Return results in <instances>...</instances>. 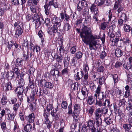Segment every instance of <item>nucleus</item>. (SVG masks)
I'll list each match as a JSON object with an SVG mask.
<instances>
[{"instance_id": "f257e3e1", "label": "nucleus", "mask_w": 132, "mask_h": 132, "mask_svg": "<svg viewBox=\"0 0 132 132\" xmlns=\"http://www.w3.org/2000/svg\"><path fill=\"white\" fill-rule=\"evenodd\" d=\"M76 31L78 33H80V36L82 38L83 42L89 45L90 50H97V47L96 46L97 45L96 39H99L100 37L92 34V31L90 27L84 26L81 32L79 29L77 28Z\"/></svg>"}, {"instance_id": "f03ea898", "label": "nucleus", "mask_w": 132, "mask_h": 132, "mask_svg": "<svg viewBox=\"0 0 132 132\" xmlns=\"http://www.w3.org/2000/svg\"><path fill=\"white\" fill-rule=\"evenodd\" d=\"M51 20L54 24L52 27H49L47 30L48 33L50 34L55 36H59L62 32L61 29V20L59 18L54 17L51 19Z\"/></svg>"}, {"instance_id": "7ed1b4c3", "label": "nucleus", "mask_w": 132, "mask_h": 132, "mask_svg": "<svg viewBox=\"0 0 132 132\" xmlns=\"http://www.w3.org/2000/svg\"><path fill=\"white\" fill-rule=\"evenodd\" d=\"M26 19L28 21L31 19L33 20V22H34L35 24L36 28H38L42 24V21L40 20V18L37 13L34 14L33 16L29 14L27 15L26 16Z\"/></svg>"}, {"instance_id": "20e7f679", "label": "nucleus", "mask_w": 132, "mask_h": 132, "mask_svg": "<svg viewBox=\"0 0 132 132\" xmlns=\"http://www.w3.org/2000/svg\"><path fill=\"white\" fill-rule=\"evenodd\" d=\"M40 84L41 86L42 87L44 86L46 88L51 89L54 86L53 83L50 81H48L46 80L42 79L40 81Z\"/></svg>"}, {"instance_id": "39448f33", "label": "nucleus", "mask_w": 132, "mask_h": 132, "mask_svg": "<svg viewBox=\"0 0 132 132\" xmlns=\"http://www.w3.org/2000/svg\"><path fill=\"white\" fill-rule=\"evenodd\" d=\"M36 94L39 97L44 96L48 94V90L46 88H44L43 87L40 88L39 89V91L37 90Z\"/></svg>"}, {"instance_id": "423d86ee", "label": "nucleus", "mask_w": 132, "mask_h": 132, "mask_svg": "<svg viewBox=\"0 0 132 132\" xmlns=\"http://www.w3.org/2000/svg\"><path fill=\"white\" fill-rule=\"evenodd\" d=\"M128 18L126 14L125 13H122L120 16V18L119 19L118 21V23L119 25L121 26L123 25V22L124 21L126 22Z\"/></svg>"}, {"instance_id": "0eeeda50", "label": "nucleus", "mask_w": 132, "mask_h": 132, "mask_svg": "<svg viewBox=\"0 0 132 132\" xmlns=\"http://www.w3.org/2000/svg\"><path fill=\"white\" fill-rule=\"evenodd\" d=\"M35 119V116L33 113L29 114L25 117V119L29 123H32L34 122Z\"/></svg>"}, {"instance_id": "6e6552de", "label": "nucleus", "mask_w": 132, "mask_h": 132, "mask_svg": "<svg viewBox=\"0 0 132 132\" xmlns=\"http://www.w3.org/2000/svg\"><path fill=\"white\" fill-rule=\"evenodd\" d=\"M22 27L19 26V27H17L15 28L14 37L17 39L19 38V36L21 35L23 33V30Z\"/></svg>"}, {"instance_id": "1a4fd4ad", "label": "nucleus", "mask_w": 132, "mask_h": 132, "mask_svg": "<svg viewBox=\"0 0 132 132\" xmlns=\"http://www.w3.org/2000/svg\"><path fill=\"white\" fill-rule=\"evenodd\" d=\"M121 36V34L118 32L116 33V37L113 39L111 42H112V45L113 46L117 45L118 42L119 41Z\"/></svg>"}, {"instance_id": "9d476101", "label": "nucleus", "mask_w": 132, "mask_h": 132, "mask_svg": "<svg viewBox=\"0 0 132 132\" xmlns=\"http://www.w3.org/2000/svg\"><path fill=\"white\" fill-rule=\"evenodd\" d=\"M88 98L86 101V104L88 105H91L95 102V98L93 96H90L87 97Z\"/></svg>"}, {"instance_id": "9b49d317", "label": "nucleus", "mask_w": 132, "mask_h": 132, "mask_svg": "<svg viewBox=\"0 0 132 132\" xmlns=\"http://www.w3.org/2000/svg\"><path fill=\"white\" fill-rule=\"evenodd\" d=\"M120 108L115 104H112V106L110 108V109L111 112L114 111L116 113H117L119 111Z\"/></svg>"}, {"instance_id": "f8f14e48", "label": "nucleus", "mask_w": 132, "mask_h": 132, "mask_svg": "<svg viewBox=\"0 0 132 132\" xmlns=\"http://www.w3.org/2000/svg\"><path fill=\"white\" fill-rule=\"evenodd\" d=\"M29 82L28 84V86L30 88L34 89L36 88V83L34 80H31L30 76L29 77Z\"/></svg>"}, {"instance_id": "ddd939ff", "label": "nucleus", "mask_w": 132, "mask_h": 132, "mask_svg": "<svg viewBox=\"0 0 132 132\" xmlns=\"http://www.w3.org/2000/svg\"><path fill=\"white\" fill-rule=\"evenodd\" d=\"M81 92L82 95L84 96V100H85V99L88 96V92L85 86L82 87L81 89Z\"/></svg>"}, {"instance_id": "4468645a", "label": "nucleus", "mask_w": 132, "mask_h": 132, "mask_svg": "<svg viewBox=\"0 0 132 132\" xmlns=\"http://www.w3.org/2000/svg\"><path fill=\"white\" fill-rule=\"evenodd\" d=\"M77 2V10L80 13L81 10L85 7L84 2H80V1H78Z\"/></svg>"}, {"instance_id": "2eb2a0df", "label": "nucleus", "mask_w": 132, "mask_h": 132, "mask_svg": "<svg viewBox=\"0 0 132 132\" xmlns=\"http://www.w3.org/2000/svg\"><path fill=\"white\" fill-rule=\"evenodd\" d=\"M84 73L83 71L81 70L80 73L78 72L76 74H75L74 77L75 80L78 81L81 79L84 76Z\"/></svg>"}, {"instance_id": "dca6fc26", "label": "nucleus", "mask_w": 132, "mask_h": 132, "mask_svg": "<svg viewBox=\"0 0 132 132\" xmlns=\"http://www.w3.org/2000/svg\"><path fill=\"white\" fill-rule=\"evenodd\" d=\"M5 77L8 80H11L15 78L14 73L12 71H11L7 72Z\"/></svg>"}, {"instance_id": "f3484780", "label": "nucleus", "mask_w": 132, "mask_h": 132, "mask_svg": "<svg viewBox=\"0 0 132 132\" xmlns=\"http://www.w3.org/2000/svg\"><path fill=\"white\" fill-rule=\"evenodd\" d=\"M14 62H12V64L13 65L12 70H13V72L15 73L16 75H18L19 74L20 70L18 69V66L16 65V64H15Z\"/></svg>"}, {"instance_id": "a211bd4d", "label": "nucleus", "mask_w": 132, "mask_h": 132, "mask_svg": "<svg viewBox=\"0 0 132 132\" xmlns=\"http://www.w3.org/2000/svg\"><path fill=\"white\" fill-rule=\"evenodd\" d=\"M102 108H100L96 109L95 112V118H101L102 115Z\"/></svg>"}, {"instance_id": "6ab92c4d", "label": "nucleus", "mask_w": 132, "mask_h": 132, "mask_svg": "<svg viewBox=\"0 0 132 132\" xmlns=\"http://www.w3.org/2000/svg\"><path fill=\"white\" fill-rule=\"evenodd\" d=\"M25 132H32V125L30 123H28L24 127Z\"/></svg>"}, {"instance_id": "aec40b11", "label": "nucleus", "mask_w": 132, "mask_h": 132, "mask_svg": "<svg viewBox=\"0 0 132 132\" xmlns=\"http://www.w3.org/2000/svg\"><path fill=\"white\" fill-rule=\"evenodd\" d=\"M123 51L119 48H117L115 50V54L116 56L117 57L121 56L123 55Z\"/></svg>"}, {"instance_id": "412c9836", "label": "nucleus", "mask_w": 132, "mask_h": 132, "mask_svg": "<svg viewBox=\"0 0 132 132\" xmlns=\"http://www.w3.org/2000/svg\"><path fill=\"white\" fill-rule=\"evenodd\" d=\"M54 57L55 59L56 60V62L60 63H61L62 62L63 59V56L61 54L56 55H55L54 56Z\"/></svg>"}, {"instance_id": "4be33fe9", "label": "nucleus", "mask_w": 132, "mask_h": 132, "mask_svg": "<svg viewBox=\"0 0 132 132\" xmlns=\"http://www.w3.org/2000/svg\"><path fill=\"white\" fill-rule=\"evenodd\" d=\"M61 18L62 20L65 19L67 22L69 21L70 20V16L67 14L64 15L63 12L61 13L60 14Z\"/></svg>"}, {"instance_id": "5701e85b", "label": "nucleus", "mask_w": 132, "mask_h": 132, "mask_svg": "<svg viewBox=\"0 0 132 132\" xmlns=\"http://www.w3.org/2000/svg\"><path fill=\"white\" fill-rule=\"evenodd\" d=\"M107 94L106 92H101L100 94L98 95V98L99 100H102L103 101H104V99H106V96Z\"/></svg>"}, {"instance_id": "b1692460", "label": "nucleus", "mask_w": 132, "mask_h": 132, "mask_svg": "<svg viewBox=\"0 0 132 132\" xmlns=\"http://www.w3.org/2000/svg\"><path fill=\"white\" fill-rule=\"evenodd\" d=\"M8 116L7 119L8 120L13 121L14 119V118L16 115V114L14 113H11V111L9 110V111L8 114H7Z\"/></svg>"}, {"instance_id": "393cba45", "label": "nucleus", "mask_w": 132, "mask_h": 132, "mask_svg": "<svg viewBox=\"0 0 132 132\" xmlns=\"http://www.w3.org/2000/svg\"><path fill=\"white\" fill-rule=\"evenodd\" d=\"M7 102V99L6 95L3 94L1 99V102L3 105H5Z\"/></svg>"}, {"instance_id": "a878e982", "label": "nucleus", "mask_w": 132, "mask_h": 132, "mask_svg": "<svg viewBox=\"0 0 132 132\" xmlns=\"http://www.w3.org/2000/svg\"><path fill=\"white\" fill-rule=\"evenodd\" d=\"M72 116L76 122L78 121L79 117V112H75V111H73V113L72 114Z\"/></svg>"}, {"instance_id": "bb28decb", "label": "nucleus", "mask_w": 132, "mask_h": 132, "mask_svg": "<svg viewBox=\"0 0 132 132\" xmlns=\"http://www.w3.org/2000/svg\"><path fill=\"white\" fill-rule=\"evenodd\" d=\"M9 109L5 108V109H3L1 112L0 114L2 117L4 116H6L7 114H8L9 111Z\"/></svg>"}, {"instance_id": "cd10ccee", "label": "nucleus", "mask_w": 132, "mask_h": 132, "mask_svg": "<svg viewBox=\"0 0 132 132\" xmlns=\"http://www.w3.org/2000/svg\"><path fill=\"white\" fill-rule=\"evenodd\" d=\"M103 121L106 126L110 125L112 123V120L110 117H105Z\"/></svg>"}, {"instance_id": "c85d7f7f", "label": "nucleus", "mask_w": 132, "mask_h": 132, "mask_svg": "<svg viewBox=\"0 0 132 132\" xmlns=\"http://www.w3.org/2000/svg\"><path fill=\"white\" fill-rule=\"evenodd\" d=\"M96 125L98 127L102 125V119L101 118H95Z\"/></svg>"}, {"instance_id": "c756f323", "label": "nucleus", "mask_w": 132, "mask_h": 132, "mask_svg": "<svg viewBox=\"0 0 132 132\" xmlns=\"http://www.w3.org/2000/svg\"><path fill=\"white\" fill-rule=\"evenodd\" d=\"M80 105L79 104H75L73 106V111H75V112H80L81 109Z\"/></svg>"}, {"instance_id": "7c9ffc66", "label": "nucleus", "mask_w": 132, "mask_h": 132, "mask_svg": "<svg viewBox=\"0 0 132 132\" xmlns=\"http://www.w3.org/2000/svg\"><path fill=\"white\" fill-rule=\"evenodd\" d=\"M45 9V13L46 15H48L50 12L51 7L49 6L48 5H47L46 4L44 6Z\"/></svg>"}, {"instance_id": "2f4dec72", "label": "nucleus", "mask_w": 132, "mask_h": 132, "mask_svg": "<svg viewBox=\"0 0 132 132\" xmlns=\"http://www.w3.org/2000/svg\"><path fill=\"white\" fill-rule=\"evenodd\" d=\"M45 119V123L46 125L47 128L49 129L51 128L52 125V122L50 121L48 118Z\"/></svg>"}, {"instance_id": "473e14b6", "label": "nucleus", "mask_w": 132, "mask_h": 132, "mask_svg": "<svg viewBox=\"0 0 132 132\" xmlns=\"http://www.w3.org/2000/svg\"><path fill=\"white\" fill-rule=\"evenodd\" d=\"M105 77L102 76L99 78L98 80V86H101V85L105 82L106 80Z\"/></svg>"}, {"instance_id": "72a5a7b5", "label": "nucleus", "mask_w": 132, "mask_h": 132, "mask_svg": "<svg viewBox=\"0 0 132 132\" xmlns=\"http://www.w3.org/2000/svg\"><path fill=\"white\" fill-rule=\"evenodd\" d=\"M103 104L104 106L108 107L109 108H110L112 105V104H111L110 100L106 99L105 101L103 102Z\"/></svg>"}, {"instance_id": "f704fd0d", "label": "nucleus", "mask_w": 132, "mask_h": 132, "mask_svg": "<svg viewBox=\"0 0 132 132\" xmlns=\"http://www.w3.org/2000/svg\"><path fill=\"white\" fill-rule=\"evenodd\" d=\"M29 50L28 49L27 54L24 53L23 56V60L25 61L28 62L29 59Z\"/></svg>"}, {"instance_id": "c9c22d12", "label": "nucleus", "mask_w": 132, "mask_h": 132, "mask_svg": "<svg viewBox=\"0 0 132 132\" xmlns=\"http://www.w3.org/2000/svg\"><path fill=\"white\" fill-rule=\"evenodd\" d=\"M36 89H35L34 90H32L31 94L29 96V98L30 99L31 101H33L35 99V97L36 95Z\"/></svg>"}, {"instance_id": "e433bc0d", "label": "nucleus", "mask_w": 132, "mask_h": 132, "mask_svg": "<svg viewBox=\"0 0 132 132\" xmlns=\"http://www.w3.org/2000/svg\"><path fill=\"white\" fill-rule=\"evenodd\" d=\"M95 122L93 120H88L87 123V126L90 128L95 127Z\"/></svg>"}, {"instance_id": "4c0bfd02", "label": "nucleus", "mask_w": 132, "mask_h": 132, "mask_svg": "<svg viewBox=\"0 0 132 132\" xmlns=\"http://www.w3.org/2000/svg\"><path fill=\"white\" fill-rule=\"evenodd\" d=\"M36 101H34L31 103V104L29 105L31 111H34L36 108Z\"/></svg>"}, {"instance_id": "58836bf2", "label": "nucleus", "mask_w": 132, "mask_h": 132, "mask_svg": "<svg viewBox=\"0 0 132 132\" xmlns=\"http://www.w3.org/2000/svg\"><path fill=\"white\" fill-rule=\"evenodd\" d=\"M109 23L104 22L101 23L100 25V28L103 30H104L108 25Z\"/></svg>"}, {"instance_id": "ea45409f", "label": "nucleus", "mask_w": 132, "mask_h": 132, "mask_svg": "<svg viewBox=\"0 0 132 132\" xmlns=\"http://www.w3.org/2000/svg\"><path fill=\"white\" fill-rule=\"evenodd\" d=\"M95 2L98 6H101L104 4L105 0H95Z\"/></svg>"}, {"instance_id": "a19ab883", "label": "nucleus", "mask_w": 132, "mask_h": 132, "mask_svg": "<svg viewBox=\"0 0 132 132\" xmlns=\"http://www.w3.org/2000/svg\"><path fill=\"white\" fill-rule=\"evenodd\" d=\"M83 54V53L82 52L80 51H78L75 53V57L77 59L79 60L82 58Z\"/></svg>"}, {"instance_id": "79ce46f5", "label": "nucleus", "mask_w": 132, "mask_h": 132, "mask_svg": "<svg viewBox=\"0 0 132 132\" xmlns=\"http://www.w3.org/2000/svg\"><path fill=\"white\" fill-rule=\"evenodd\" d=\"M112 76L113 78L114 81V84L117 83L119 81V79L118 78L117 75L116 74H112Z\"/></svg>"}, {"instance_id": "37998d69", "label": "nucleus", "mask_w": 132, "mask_h": 132, "mask_svg": "<svg viewBox=\"0 0 132 132\" xmlns=\"http://www.w3.org/2000/svg\"><path fill=\"white\" fill-rule=\"evenodd\" d=\"M60 41L61 42V45L60 46V48L59 50V51L61 54V53H63L64 51L65 50L64 47H63V39L62 38H61Z\"/></svg>"}, {"instance_id": "c03bdc74", "label": "nucleus", "mask_w": 132, "mask_h": 132, "mask_svg": "<svg viewBox=\"0 0 132 132\" xmlns=\"http://www.w3.org/2000/svg\"><path fill=\"white\" fill-rule=\"evenodd\" d=\"M70 57L67 56L64 58V61L63 62L64 67H65L66 65L68 66L70 62Z\"/></svg>"}, {"instance_id": "a18cd8bd", "label": "nucleus", "mask_w": 132, "mask_h": 132, "mask_svg": "<svg viewBox=\"0 0 132 132\" xmlns=\"http://www.w3.org/2000/svg\"><path fill=\"white\" fill-rule=\"evenodd\" d=\"M124 43L126 45L128 46L130 45H131V41L129 39V38L126 37L123 39Z\"/></svg>"}, {"instance_id": "49530a36", "label": "nucleus", "mask_w": 132, "mask_h": 132, "mask_svg": "<svg viewBox=\"0 0 132 132\" xmlns=\"http://www.w3.org/2000/svg\"><path fill=\"white\" fill-rule=\"evenodd\" d=\"M90 129L91 132H101L102 131V130L100 128H98L96 129L94 127L90 128Z\"/></svg>"}, {"instance_id": "de8ad7c7", "label": "nucleus", "mask_w": 132, "mask_h": 132, "mask_svg": "<svg viewBox=\"0 0 132 132\" xmlns=\"http://www.w3.org/2000/svg\"><path fill=\"white\" fill-rule=\"evenodd\" d=\"M72 102H71L68 106V114L69 115L72 114L73 113L72 108Z\"/></svg>"}, {"instance_id": "09e8293b", "label": "nucleus", "mask_w": 132, "mask_h": 132, "mask_svg": "<svg viewBox=\"0 0 132 132\" xmlns=\"http://www.w3.org/2000/svg\"><path fill=\"white\" fill-rule=\"evenodd\" d=\"M5 87L6 88L5 90L6 91L12 90V85L11 82H8L6 84Z\"/></svg>"}, {"instance_id": "8fccbe9b", "label": "nucleus", "mask_w": 132, "mask_h": 132, "mask_svg": "<svg viewBox=\"0 0 132 132\" xmlns=\"http://www.w3.org/2000/svg\"><path fill=\"white\" fill-rule=\"evenodd\" d=\"M71 28V26L69 23H67L64 25L63 30L64 31H68Z\"/></svg>"}, {"instance_id": "3c124183", "label": "nucleus", "mask_w": 132, "mask_h": 132, "mask_svg": "<svg viewBox=\"0 0 132 132\" xmlns=\"http://www.w3.org/2000/svg\"><path fill=\"white\" fill-rule=\"evenodd\" d=\"M18 84L19 85L18 86L23 87L25 84V82L24 79L22 78L20 79L19 80H18Z\"/></svg>"}, {"instance_id": "603ef678", "label": "nucleus", "mask_w": 132, "mask_h": 132, "mask_svg": "<svg viewBox=\"0 0 132 132\" xmlns=\"http://www.w3.org/2000/svg\"><path fill=\"white\" fill-rule=\"evenodd\" d=\"M14 25L15 28H16L17 27H19V26L20 27H23V23L19 21L15 22Z\"/></svg>"}, {"instance_id": "864d4df0", "label": "nucleus", "mask_w": 132, "mask_h": 132, "mask_svg": "<svg viewBox=\"0 0 132 132\" xmlns=\"http://www.w3.org/2000/svg\"><path fill=\"white\" fill-rule=\"evenodd\" d=\"M23 60L22 59L20 58H18L17 59H16V63H15L16 64V65L21 66L22 65V62Z\"/></svg>"}, {"instance_id": "5fc2aeb1", "label": "nucleus", "mask_w": 132, "mask_h": 132, "mask_svg": "<svg viewBox=\"0 0 132 132\" xmlns=\"http://www.w3.org/2000/svg\"><path fill=\"white\" fill-rule=\"evenodd\" d=\"M123 66L124 68L127 70L130 69L131 71H132V66H131L127 63L126 64H123Z\"/></svg>"}, {"instance_id": "6e6d98bb", "label": "nucleus", "mask_w": 132, "mask_h": 132, "mask_svg": "<svg viewBox=\"0 0 132 132\" xmlns=\"http://www.w3.org/2000/svg\"><path fill=\"white\" fill-rule=\"evenodd\" d=\"M126 103V101L125 99L123 98L119 100V103L118 104V105L119 107L121 106L123 107L125 106Z\"/></svg>"}, {"instance_id": "4d7b16f0", "label": "nucleus", "mask_w": 132, "mask_h": 132, "mask_svg": "<svg viewBox=\"0 0 132 132\" xmlns=\"http://www.w3.org/2000/svg\"><path fill=\"white\" fill-rule=\"evenodd\" d=\"M126 73L128 81H132V73L130 72H127L126 71Z\"/></svg>"}, {"instance_id": "13d9d810", "label": "nucleus", "mask_w": 132, "mask_h": 132, "mask_svg": "<svg viewBox=\"0 0 132 132\" xmlns=\"http://www.w3.org/2000/svg\"><path fill=\"white\" fill-rule=\"evenodd\" d=\"M22 87L18 86L16 89L15 90L17 92V94H23V89Z\"/></svg>"}, {"instance_id": "bf43d9fd", "label": "nucleus", "mask_w": 132, "mask_h": 132, "mask_svg": "<svg viewBox=\"0 0 132 132\" xmlns=\"http://www.w3.org/2000/svg\"><path fill=\"white\" fill-rule=\"evenodd\" d=\"M69 71V70L68 67L65 68L62 71L61 75H62L63 76H64L65 75H68Z\"/></svg>"}, {"instance_id": "052dcab7", "label": "nucleus", "mask_w": 132, "mask_h": 132, "mask_svg": "<svg viewBox=\"0 0 132 132\" xmlns=\"http://www.w3.org/2000/svg\"><path fill=\"white\" fill-rule=\"evenodd\" d=\"M17 101V99L15 97H13L9 100V102L10 104H16Z\"/></svg>"}, {"instance_id": "680f3d73", "label": "nucleus", "mask_w": 132, "mask_h": 132, "mask_svg": "<svg viewBox=\"0 0 132 132\" xmlns=\"http://www.w3.org/2000/svg\"><path fill=\"white\" fill-rule=\"evenodd\" d=\"M123 63V62L121 61H117L116 62L114 67L115 68H120L121 67Z\"/></svg>"}, {"instance_id": "e2e57ef3", "label": "nucleus", "mask_w": 132, "mask_h": 132, "mask_svg": "<svg viewBox=\"0 0 132 132\" xmlns=\"http://www.w3.org/2000/svg\"><path fill=\"white\" fill-rule=\"evenodd\" d=\"M123 127L126 131L129 130L131 127L129 123L124 124L123 125Z\"/></svg>"}, {"instance_id": "0e129e2a", "label": "nucleus", "mask_w": 132, "mask_h": 132, "mask_svg": "<svg viewBox=\"0 0 132 132\" xmlns=\"http://www.w3.org/2000/svg\"><path fill=\"white\" fill-rule=\"evenodd\" d=\"M78 84L76 83H74L71 85V88H72V90H78Z\"/></svg>"}, {"instance_id": "69168bd1", "label": "nucleus", "mask_w": 132, "mask_h": 132, "mask_svg": "<svg viewBox=\"0 0 132 132\" xmlns=\"http://www.w3.org/2000/svg\"><path fill=\"white\" fill-rule=\"evenodd\" d=\"M1 128L3 131L8 129L6 126V123L5 122H2L1 124Z\"/></svg>"}, {"instance_id": "338daca9", "label": "nucleus", "mask_w": 132, "mask_h": 132, "mask_svg": "<svg viewBox=\"0 0 132 132\" xmlns=\"http://www.w3.org/2000/svg\"><path fill=\"white\" fill-rule=\"evenodd\" d=\"M28 41L27 39L24 40L23 43L22 44V46L23 47L27 48V50L28 49L29 50V48H28Z\"/></svg>"}, {"instance_id": "774afa93", "label": "nucleus", "mask_w": 132, "mask_h": 132, "mask_svg": "<svg viewBox=\"0 0 132 132\" xmlns=\"http://www.w3.org/2000/svg\"><path fill=\"white\" fill-rule=\"evenodd\" d=\"M20 108V105L18 103L15 104L14 105L13 110L16 112H17Z\"/></svg>"}]
</instances>
